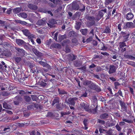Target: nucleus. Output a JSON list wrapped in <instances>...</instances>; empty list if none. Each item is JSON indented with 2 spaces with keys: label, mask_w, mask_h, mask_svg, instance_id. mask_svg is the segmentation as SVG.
<instances>
[{
  "label": "nucleus",
  "mask_w": 135,
  "mask_h": 135,
  "mask_svg": "<svg viewBox=\"0 0 135 135\" xmlns=\"http://www.w3.org/2000/svg\"><path fill=\"white\" fill-rule=\"evenodd\" d=\"M6 112L8 114H13L12 112L9 110H6Z\"/></svg>",
  "instance_id": "nucleus-43"
},
{
  "label": "nucleus",
  "mask_w": 135,
  "mask_h": 135,
  "mask_svg": "<svg viewBox=\"0 0 135 135\" xmlns=\"http://www.w3.org/2000/svg\"><path fill=\"white\" fill-rule=\"evenodd\" d=\"M15 49L17 51V53L19 56H23L25 55V51L23 49L17 47H15Z\"/></svg>",
  "instance_id": "nucleus-2"
},
{
  "label": "nucleus",
  "mask_w": 135,
  "mask_h": 135,
  "mask_svg": "<svg viewBox=\"0 0 135 135\" xmlns=\"http://www.w3.org/2000/svg\"><path fill=\"white\" fill-rule=\"evenodd\" d=\"M59 102V98H56L54 99L53 101L52 105H53Z\"/></svg>",
  "instance_id": "nucleus-29"
},
{
  "label": "nucleus",
  "mask_w": 135,
  "mask_h": 135,
  "mask_svg": "<svg viewBox=\"0 0 135 135\" xmlns=\"http://www.w3.org/2000/svg\"><path fill=\"white\" fill-rule=\"evenodd\" d=\"M120 103L122 109L123 111H126V104L122 102H120Z\"/></svg>",
  "instance_id": "nucleus-17"
},
{
  "label": "nucleus",
  "mask_w": 135,
  "mask_h": 135,
  "mask_svg": "<svg viewBox=\"0 0 135 135\" xmlns=\"http://www.w3.org/2000/svg\"><path fill=\"white\" fill-rule=\"evenodd\" d=\"M1 86H2V87H5V86H7L4 83H1Z\"/></svg>",
  "instance_id": "nucleus-57"
},
{
  "label": "nucleus",
  "mask_w": 135,
  "mask_h": 135,
  "mask_svg": "<svg viewBox=\"0 0 135 135\" xmlns=\"http://www.w3.org/2000/svg\"><path fill=\"white\" fill-rule=\"evenodd\" d=\"M89 19L92 21H94L95 20L94 17H90L89 18Z\"/></svg>",
  "instance_id": "nucleus-56"
},
{
  "label": "nucleus",
  "mask_w": 135,
  "mask_h": 135,
  "mask_svg": "<svg viewBox=\"0 0 135 135\" xmlns=\"http://www.w3.org/2000/svg\"><path fill=\"white\" fill-rule=\"evenodd\" d=\"M87 121V120L86 119H85L84 121L83 122L85 126H86L87 124L86 122Z\"/></svg>",
  "instance_id": "nucleus-60"
},
{
  "label": "nucleus",
  "mask_w": 135,
  "mask_h": 135,
  "mask_svg": "<svg viewBox=\"0 0 135 135\" xmlns=\"http://www.w3.org/2000/svg\"><path fill=\"white\" fill-rule=\"evenodd\" d=\"M64 36H60L59 37V41H61L63 39Z\"/></svg>",
  "instance_id": "nucleus-47"
},
{
  "label": "nucleus",
  "mask_w": 135,
  "mask_h": 135,
  "mask_svg": "<svg viewBox=\"0 0 135 135\" xmlns=\"http://www.w3.org/2000/svg\"><path fill=\"white\" fill-rule=\"evenodd\" d=\"M17 44L19 46H21L23 44L25 43L24 41L20 39H17L16 40Z\"/></svg>",
  "instance_id": "nucleus-12"
},
{
  "label": "nucleus",
  "mask_w": 135,
  "mask_h": 135,
  "mask_svg": "<svg viewBox=\"0 0 135 135\" xmlns=\"http://www.w3.org/2000/svg\"><path fill=\"white\" fill-rule=\"evenodd\" d=\"M110 29L108 27H106L104 31H103V32L105 33H110Z\"/></svg>",
  "instance_id": "nucleus-23"
},
{
  "label": "nucleus",
  "mask_w": 135,
  "mask_h": 135,
  "mask_svg": "<svg viewBox=\"0 0 135 135\" xmlns=\"http://www.w3.org/2000/svg\"><path fill=\"white\" fill-rule=\"evenodd\" d=\"M113 1V0H105V4L107 5H108L109 3H111Z\"/></svg>",
  "instance_id": "nucleus-34"
},
{
  "label": "nucleus",
  "mask_w": 135,
  "mask_h": 135,
  "mask_svg": "<svg viewBox=\"0 0 135 135\" xmlns=\"http://www.w3.org/2000/svg\"><path fill=\"white\" fill-rule=\"evenodd\" d=\"M69 58L70 60L71 61H73L76 59L75 56L73 55H71Z\"/></svg>",
  "instance_id": "nucleus-32"
},
{
  "label": "nucleus",
  "mask_w": 135,
  "mask_h": 135,
  "mask_svg": "<svg viewBox=\"0 0 135 135\" xmlns=\"http://www.w3.org/2000/svg\"><path fill=\"white\" fill-rule=\"evenodd\" d=\"M101 53L104 55L108 56L109 55L108 53L106 52H101Z\"/></svg>",
  "instance_id": "nucleus-49"
},
{
  "label": "nucleus",
  "mask_w": 135,
  "mask_h": 135,
  "mask_svg": "<svg viewBox=\"0 0 135 135\" xmlns=\"http://www.w3.org/2000/svg\"><path fill=\"white\" fill-rule=\"evenodd\" d=\"M106 12V9L102 10L99 12L98 15L96 18V20L97 21L99 20L102 17L104 13Z\"/></svg>",
  "instance_id": "nucleus-3"
},
{
  "label": "nucleus",
  "mask_w": 135,
  "mask_h": 135,
  "mask_svg": "<svg viewBox=\"0 0 135 135\" xmlns=\"http://www.w3.org/2000/svg\"><path fill=\"white\" fill-rule=\"evenodd\" d=\"M21 9L20 8H14L13 10V12L16 13H18L21 11Z\"/></svg>",
  "instance_id": "nucleus-22"
},
{
  "label": "nucleus",
  "mask_w": 135,
  "mask_h": 135,
  "mask_svg": "<svg viewBox=\"0 0 135 135\" xmlns=\"http://www.w3.org/2000/svg\"><path fill=\"white\" fill-rule=\"evenodd\" d=\"M45 67L49 69H50L51 68V66L47 63L46 64Z\"/></svg>",
  "instance_id": "nucleus-53"
},
{
  "label": "nucleus",
  "mask_w": 135,
  "mask_h": 135,
  "mask_svg": "<svg viewBox=\"0 0 135 135\" xmlns=\"http://www.w3.org/2000/svg\"><path fill=\"white\" fill-rule=\"evenodd\" d=\"M81 23L80 22H77L75 26V28L76 29L79 30L80 27Z\"/></svg>",
  "instance_id": "nucleus-26"
},
{
  "label": "nucleus",
  "mask_w": 135,
  "mask_h": 135,
  "mask_svg": "<svg viewBox=\"0 0 135 135\" xmlns=\"http://www.w3.org/2000/svg\"><path fill=\"white\" fill-rule=\"evenodd\" d=\"M129 35V34H127L123 36L124 42L128 40Z\"/></svg>",
  "instance_id": "nucleus-31"
},
{
  "label": "nucleus",
  "mask_w": 135,
  "mask_h": 135,
  "mask_svg": "<svg viewBox=\"0 0 135 135\" xmlns=\"http://www.w3.org/2000/svg\"><path fill=\"white\" fill-rule=\"evenodd\" d=\"M69 34L70 35H71L73 36L74 35V32L73 31H71L69 33Z\"/></svg>",
  "instance_id": "nucleus-62"
},
{
  "label": "nucleus",
  "mask_w": 135,
  "mask_h": 135,
  "mask_svg": "<svg viewBox=\"0 0 135 135\" xmlns=\"http://www.w3.org/2000/svg\"><path fill=\"white\" fill-rule=\"evenodd\" d=\"M39 63L41 65H42L43 67H45V66L46 65V63L45 62L40 61L39 62Z\"/></svg>",
  "instance_id": "nucleus-33"
},
{
  "label": "nucleus",
  "mask_w": 135,
  "mask_h": 135,
  "mask_svg": "<svg viewBox=\"0 0 135 135\" xmlns=\"http://www.w3.org/2000/svg\"><path fill=\"white\" fill-rule=\"evenodd\" d=\"M33 105V107H34L37 108L38 107V105L37 104H32Z\"/></svg>",
  "instance_id": "nucleus-63"
},
{
  "label": "nucleus",
  "mask_w": 135,
  "mask_h": 135,
  "mask_svg": "<svg viewBox=\"0 0 135 135\" xmlns=\"http://www.w3.org/2000/svg\"><path fill=\"white\" fill-rule=\"evenodd\" d=\"M118 67L115 66L113 65H110L109 66V70L108 73L109 74L113 73L115 72L117 69Z\"/></svg>",
  "instance_id": "nucleus-5"
},
{
  "label": "nucleus",
  "mask_w": 135,
  "mask_h": 135,
  "mask_svg": "<svg viewBox=\"0 0 135 135\" xmlns=\"http://www.w3.org/2000/svg\"><path fill=\"white\" fill-rule=\"evenodd\" d=\"M126 27L128 28H133L134 26L133 23L131 22H127L126 23Z\"/></svg>",
  "instance_id": "nucleus-13"
},
{
  "label": "nucleus",
  "mask_w": 135,
  "mask_h": 135,
  "mask_svg": "<svg viewBox=\"0 0 135 135\" xmlns=\"http://www.w3.org/2000/svg\"><path fill=\"white\" fill-rule=\"evenodd\" d=\"M119 95H120V96L123 97L122 95V92L121 90H119L118 91V92L117 93Z\"/></svg>",
  "instance_id": "nucleus-42"
},
{
  "label": "nucleus",
  "mask_w": 135,
  "mask_h": 135,
  "mask_svg": "<svg viewBox=\"0 0 135 135\" xmlns=\"http://www.w3.org/2000/svg\"><path fill=\"white\" fill-rule=\"evenodd\" d=\"M86 67L85 66H84L81 68H80L79 69L81 70H83V71H85L86 70Z\"/></svg>",
  "instance_id": "nucleus-54"
},
{
  "label": "nucleus",
  "mask_w": 135,
  "mask_h": 135,
  "mask_svg": "<svg viewBox=\"0 0 135 135\" xmlns=\"http://www.w3.org/2000/svg\"><path fill=\"white\" fill-rule=\"evenodd\" d=\"M54 46L55 47L58 48H60L61 47L60 45L58 44H55L54 45Z\"/></svg>",
  "instance_id": "nucleus-36"
},
{
  "label": "nucleus",
  "mask_w": 135,
  "mask_h": 135,
  "mask_svg": "<svg viewBox=\"0 0 135 135\" xmlns=\"http://www.w3.org/2000/svg\"><path fill=\"white\" fill-rule=\"evenodd\" d=\"M125 57L127 59H128L132 60H134L135 59V57L131 55H125Z\"/></svg>",
  "instance_id": "nucleus-20"
},
{
  "label": "nucleus",
  "mask_w": 135,
  "mask_h": 135,
  "mask_svg": "<svg viewBox=\"0 0 135 135\" xmlns=\"http://www.w3.org/2000/svg\"><path fill=\"white\" fill-rule=\"evenodd\" d=\"M72 42L73 43L76 44L77 43V41L76 39L74 38L72 40Z\"/></svg>",
  "instance_id": "nucleus-46"
},
{
  "label": "nucleus",
  "mask_w": 135,
  "mask_h": 135,
  "mask_svg": "<svg viewBox=\"0 0 135 135\" xmlns=\"http://www.w3.org/2000/svg\"><path fill=\"white\" fill-rule=\"evenodd\" d=\"M57 35L58 33L56 32L55 33L54 37H53L54 38V39L56 41H57Z\"/></svg>",
  "instance_id": "nucleus-35"
},
{
  "label": "nucleus",
  "mask_w": 135,
  "mask_h": 135,
  "mask_svg": "<svg viewBox=\"0 0 135 135\" xmlns=\"http://www.w3.org/2000/svg\"><path fill=\"white\" fill-rule=\"evenodd\" d=\"M97 105H93L91 106V108L90 109V110L93 113H95L97 112Z\"/></svg>",
  "instance_id": "nucleus-9"
},
{
  "label": "nucleus",
  "mask_w": 135,
  "mask_h": 135,
  "mask_svg": "<svg viewBox=\"0 0 135 135\" xmlns=\"http://www.w3.org/2000/svg\"><path fill=\"white\" fill-rule=\"evenodd\" d=\"M46 23V22L45 20H39L37 22V24L39 25H43Z\"/></svg>",
  "instance_id": "nucleus-15"
},
{
  "label": "nucleus",
  "mask_w": 135,
  "mask_h": 135,
  "mask_svg": "<svg viewBox=\"0 0 135 135\" xmlns=\"http://www.w3.org/2000/svg\"><path fill=\"white\" fill-rule=\"evenodd\" d=\"M38 83L42 87L45 86L47 85V83H46L42 81H40Z\"/></svg>",
  "instance_id": "nucleus-25"
},
{
  "label": "nucleus",
  "mask_w": 135,
  "mask_h": 135,
  "mask_svg": "<svg viewBox=\"0 0 135 135\" xmlns=\"http://www.w3.org/2000/svg\"><path fill=\"white\" fill-rule=\"evenodd\" d=\"M77 98L75 97L73 98H70L69 100L70 104L71 105H73L75 104V101L77 100Z\"/></svg>",
  "instance_id": "nucleus-10"
},
{
  "label": "nucleus",
  "mask_w": 135,
  "mask_h": 135,
  "mask_svg": "<svg viewBox=\"0 0 135 135\" xmlns=\"http://www.w3.org/2000/svg\"><path fill=\"white\" fill-rule=\"evenodd\" d=\"M81 105L82 109H84L86 111H88L89 110V106L87 103H82Z\"/></svg>",
  "instance_id": "nucleus-8"
},
{
  "label": "nucleus",
  "mask_w": 135,
  "mask_h": 135,
  "mask_svg": "<svg viewBox=\"0 0 135 135\" xmlns=\"http://www.w3.org/2000/svg\"><path fill=\"white\" fill-rule=\"evenodd\" d=\"M25 99L27 102H29L31 100L30 97L27 96L25 97Z\"/></svg>",
  "instance_id": "nucleus-38"
},
{
  "label": "nucleus",
  "mask_w": 135,
  "mask_h": 135,
  "mask_svg": "<svg viewBox=\"0 0 135 135\" xmlns=\"http://www.w3.org/2000/svg\"><path fill=\"white\" fill-rule=\"evenodd\" d=\"M122 120L124 122H125L129 123H133V121L131 119L128 120L127 119L123 118Z\"/></svg>",
  "instance_id": "nucleus-24"
},
{
  "label": "nucleus",
  "mask_w": 135,
  "mask_h": 135,
  "mask_svg": "<svg viewBox=\"0 0 135 135\" xmlns=\"http://www.w3.org/2000/svg\"><path fill=\"white\" fill-rule=\"evenodd\" d=\"M23 34L26 36H28V37L31 36L32 35L29 31L27 29H24L22 31ZM32 36V37H33Z\"/></svg>",
  "instance_id": "nucleus-7"
},
{
  "label": "nucleus",
  "mask_w": 135,
  "mask_h": 135,
  "mask_svg": "<svg viewBox=\"0 0 135 135\" xmlns=\"http://www.w3.org/2000/svg\"><path fill=\"white\" fill-rule=\"evenodd\" d=\"M115 127L117 130L118 131H120V130L121 128L119 125L117 124L116 126Z\"/></svg>",
  "instance_id": "nucleus-48"
},
{
  "label": "nucleus",
  "mask_w": 135,
  "mask_h": 135,
  "mask_svg": "<svg viewBox=\"0 0 135 135\" xmlns=\"http://www.w3.org/2000/svg\"><path fill=\"white\" fill-rule=\"evenodd\" d=\"M118 27L119 31H120L121 30V24H119L118 25Z\"/></svg>",
  "instance_id": "nucleus-45"
},
{
  "label": "nucleus",
  "mask_w": 135,
  "mask_h": 135,
  "mask_svg": "<svg viewBox=\"0 0 135 135\" xmlns=\"http://www.w3.org/2000/svg\"><path fill=\"white\" fill-rule=\"evenodd\" d=\"M14 60L17 63H18L21 60V58L20 57H16L14 59Z\"/></svg>",
  "instance_id": "nucleus-28"
},
{
  "label": "nucleus",
  "mask_w": 135,
  "mask_h": 135,
  "mask_svg": "<svg viewBox=\"0 0 135 135\" xmlns=\"http://www.w3.org/2000/svg\"><path fill=\"white\" fill-rule=\"evenodd\" d=\"M3 131H5L6 132L9 131H10V128H5L4 129Z\"/></svg>",
  "instance_id": "nucleus-41"
},
{
  "label": "nucleus",
  "mask_w": 135,
  "mask_h": 135,
  "mask_svg": "<svg viewBox=\"0 0 135 135\" xmlns=\"http://www.w3.org/2000/svg\"><path fill=\"white\" fill-rule=\"evenodd\" d=\"M108 117V114L105 113L101 115L100 117L101 119H105L107 118Z\"/></svg>",
  "instance_id": "nucleus-21"
},
{
  "label": "nucleus",
  "mask_w": 135,
  "mask_h": 135,
  "mask_svg": "<svg viewBox=\"0 0 135 135\" xmlns=\"http://www.w3.org/2000/svg\"><path fill=\"white\" fill-rule=\"evenodd\" d=\"M58 92L59 94L61 95V96L62 97H64V99H66L68 95L67 94V92L63 90H60L58 89Z\"/></svg>",
  "instance_id": "nucleus-6"
},
{
  "label": "nucleus",
  "mask_w": 135,
  "mask_h": 135,
  "mask_svg": "<svg viewBox=\"0 0 135 135\" xmlns=\"http://www.w3.org/2000/svg\"><path fill=\"white\" fill-rule=\"evenodd\" d=\"M3 107L4 108L7 109H10L11 108V106L8 105L6 102L3 103Z\"/></svg>",
  "instance_id": "nucleus-19"
},
{
  "label": "nucleus",
  "mask_w": 135,
  "mask_h": 135,
  "mask_svg": "<svg viewBox=\"0 0 135 135\" xmlns=\"http://www.w3.org/2000/svg\"><path fill=\"white\" fill-rule=\"evenodd\" d=\"M65 50V51L67 53H68L69 52H70V49L69 48L68 46H66V47Z\"/></svg>",
  "instance_id": "nucleus-37"
},
{
  "label": "nucleus",
  "mask_w": 135,
  "mask_h": 135,
  "mask_svg": "<svg viewBox=\"0 0 135 135\" xmlns=\"http://www.w3.org/2000/svg\"><path fill=\"white\" fill-rule=\"evenodd\" d=\"M38 44H40L41 43V40L40 38H38L36 40Z\"/></svg>",
  "instance_id": "nucleus-58"
},
{
  "label": "nucleus",
  "mask_w": 135,
  "mask_h": 135,
  "mask_svg": "<svg viewBox=\"0 0 135 135\" xmlns=\"http://www.w3.org/2000/svg\"><path fill=\"white\" fill-rule=\"evenodd\" d=\"M18 15L19 16L21 17L24 18H26L27 16V15L26 13L24 12L20 13L18 14Z\"/></svg>",
  "instance_id": "nucleus-18"
},
{
  "label": "nucleus",
  "mask_w": 135,
  "mask_h": 135,
  "mask_svg": "<svg viewBox=\"0 0 135 135\" xmlns=\"http://www.w3.org/2000/svg\"><path fill=\"white\" fill-rule=\"evenodd\" d=\"M125 123L124 122V121L120 122V125H125Z\"/></svg>",
  "instance_id": "nucleus-61"
},
{
  "label": "nucleus",
  "mask_w": 135,
  "mask_h": 135,
  "mask_svg": "<svg viewBox=\"0 0 135 135\" xmlns=\"http://www.w3.org/2000/svg\"><path fill=\"white\" fill-rule=\"evenodd\" d=\"M20 23L23 25H25L27 24V23L25 21L21 20L20 21Z\"/></svg>",
  "instance_id": "nucleus-39"
},
{
  "label": "nucleus",
  "mask_w": 135,
  "mask_h": 135,
  "mask_svg": "<svg viewBox=\"0 0 135 135\" xmlns=\"http://www.w3.org/2000/svg\"><path fill=\"white\" fill-rule=\"evenodd\" d=\"M33 108V105H30L27 107V108L28 109H31Z\"/></svg>",
  "instance_id": "nucleus-40"
},
{
  "label": "nucleus",
  "mask_w": 135,
  "mask_h": 135,
  "mask_svg": "<svg viewBox=\"0 0 135 135\" xmlns=\"http://www.w3.org/2000/svg\"><path fill=\"white\" fill-rule=\"evenodd\" d=\"M30 135H35V132L34 131H33L30 133Z\"/></svg>",
  "instance_id": "nucleus-64"
},
{
  "label": "nucleus",
  "mask_w": 135,
  "mask_h": 135,
  "mask_svg": "<svg viewBox=\"0 0 135 135\" xmlns=\"http://www.w3.org/2000/svg\"><path fill=\"white\" fill-rule=\"evenodd\" d=\"M92 40V38L91 37H90L88 39H87L86 40V42H89L90 41Z\"/></svg>",
  "instance_id": "nucleus-52"
},
{
  "label": "nucleus",
  "mask_w": 135,
  "mask_h": 135,
  "mask_svg": "<svg viewBox=\"0 0 135 135\" xmlns=\"http://www.w3.org/2000/svg\"><path fill=\"white\" fill-rule=\"evenodd\" d=\"M87 93L85 92L84 94H82L81 96V97H86L87 96Z\"/></svg>",
  "instance_id": "nucleus-51"
},
{
  "label": "nucleus",
  "mask_w": 135,
  "mask_h": 135,
  "mask_svg": "<svg viewBox=\"0 0 135 135\" xmlns=\"http://www.w3.org/2000/svg\"><path fill=\"white\" fill-rule=\"evenodd\" d=\"M55 23V20L54 19H52L50 20L49 21V23H47L48 26L50 27H51L52 25H53Z\"/></svg>",
  "instance_id": "nucleus-16"
},
{
  "label": "nucleus",
  "mask_w": 135,
  "mask_h": 135,
  "mask_svg": "<svg viewBox=\"0 0 135 135\" xmlns=\"http://www.w3.org/2000/svg\"><path fill=\"white\" fill-rule=\"evenodd\" d=\"M126 43L124 42H120L119 43V46L120 48H122L124 47L125 46H126Z\"/></svg>",
  "instance_id": "nucleus-30"
},
{
  "label": "nucleus",
  "mask_w": 135,
  "mask_h": 135,
  "mask_svg": "<svg viewBox=\"0 0 135 135\" xmlns=\"http://www.w3.org/2000/svg\"><path fill=\"white\" fill-rule=\"evenodd\" d=\"M114 85L115 86L120 85V84L118 82H115L114 83Z\"/></svg>",
  "instance_id": "nucleus-59"
},
{
  "label": "nucleus",
  "mask_w": 135,
  "mask_h": 135,
  "mask_svg": "<svg viewBox=\"0 0 135 135\" xmlns=\"http://www.w3.org/2000/svg\"><path fill=\"white\" fill-rule=\"evenodd\" d=\"M96 70L97 72L101 70V68L100 67H98L97 68Z\"/></svg>",
  "instance_id": "nucleus-55"
},
{
  "label": "nucleus",
  "mask_w": 135,
  "mask_h": 135,
  "mask_svg": "<svg viewBox=\"0 0 135 135\" xmlns=\"http://www.w3.org/2000/svg\"><path fill=\"white\" fill-rule=\"evenodd\" d=\"M28 6L29 8L32 10H36L37 8V7L36 6L32 4H29Z\"/></svg>",
  "instance_id": "nucleus-14"
},
{
  "label": "nucleus",
  "mask_w": 135,
  "mask_h": 135,
  "mask_svg": "<svg viewBox=\"0 0 135 135\" xmlns=\"http://www.w3.org/2000/svg\"><path fill=\"white\" fill-rule=\"evenodd\" d=\"M72 7L75 10H78L79 9V10L83 12L85 10V7L83 4H81L80 7L82 8H80L78 5L76 3H73Z\"/></svg>",
  "instance_id": "nucleus-1"
},
{
  "label": "nucleus",
  "mask_w": 135,
  "mask_h": 135,
  "mask_svg": "<svg viewBox=\"0 0 135 135\" xmlns=\"http://www.w3.org/2000/svg\"><path fill=\"white\" fill-rule=\"evenodd\" d=\"M83 84L84 85H88L89 88L91 89L94 88V84L91 83L90 81H85L84 82Z\"/></svg>",
  "instance_id": "nucleus-4"
},
{
  "label": "nucleus",
  "mask_w": 135,
  "mask_h": 135,
  "mask_svg": "<svg viewBox=\"0 0 135 135\" xmlns=\"http://www.w3.org/2000/svg\"><path fill=\"white\" fill-rule=\"evenodd\" d=\"M134 17L133 15L131 12L127 14L126 18L128 20H130L132 19Z\"/></svg>",
  "instance_id": "nucleus-11"
},
{
  "label": "nucleus",
  "mask_w": 135,
  "mask_h": 135,
  "mask_svg": "<svg viewBox=\"0 0 135 135\" xmlns=\"http://www.w3.org/2000/svg\"><path fill=\"white\" fill-rule=\"evenodd\" d=\"M80 31L83 35H85L86 34L87 30L86 29H84L80 30Z\"/></svg>",
  "instance_id": "nucleus-27"
},
{
  "label": "nucleus",
  "mask_w": 135,
  "mask_h": 135,
  "mask_svg": "<svg viewBox=\"0 0 135 135\" xmlns=\"http://www.w3.org/2000/svg\"><path fill=\"white\" fill-rule=\"evenodd\" d=\"M98 122L99 123H100L102 124H103L104 123V121L100 119H98Z\"/></svg>",
  "instance_id": "nucleus-44"
},
{
  "label": "nucleus",
  "mask_w": 135,
  "mask_h": 135,
  "mask_svg": "<svg viewBox=\"0 0 135 135\" xmlns=\"http://www.w3.org/2000/svg\"><path fill=\"white\" fill-rule=\"evenodd\" d=\"M95 64H92L91 65H90L89 68H93L95 67Z\"/></svg>",
  "instance_id": "nucleus-50"
}]
</instances>
